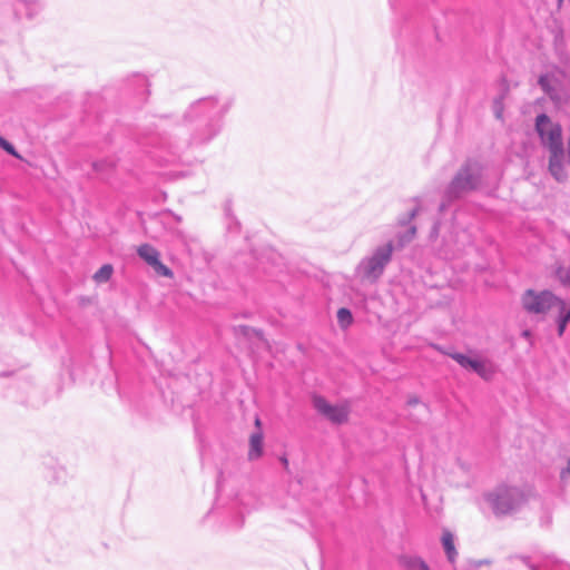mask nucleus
<instances>
[{
    "instance_id": "ddd939ff",
    "label": "nucleus",
    "mask_w": 570,
    "mask_h": 570,
    "mask_svg": "<svg viewBox=\"0 0 570 570\" xmlns=\"http://www.w3.org/2000/svg\"><path fill=\"white\" fill-rule=\"evenodd\" d=\"M556 276L563 286L570 287V263L559 266Z\"/></svg>"
},
{
    "instance_id": "f3484780",
    "label": "nucleus",
    "mask_w": 570,
    "mask_h": 570,
    "mask_svg": "<svg viewBox=\"0 0 570 570\" xmlns=\"http://www.w3.org/2000/svg\"><path fill=\"white\" fill-rule=\"evenodd\" d=\"M568 321L560 315L558 333L561 336L566 330Z\"/></svg>"
},
{
    "instance_id": "0eeeda50",
    "label": "nucleus",
    "mask_w": 570,
    "mask_h": 570,
    "mask_svg": "<svg viewBox=\"0 0 570 570\" xmlns=\"http://www.w3.org/2000/svg\"><path fill=\"white\" fill-rule=\"evenodd\" d=\"M451 357L455 360L462 367L470 368L482 377L487 379L490 375V370L488 368L487 364L479 358H471L461 353L451 354Z\"/></svg>"
},
{
    "instance_id": "4468645a",
    "label": "nucleus",
    "mask_w": 570,
    "mask_h": 570,
    "mask_svg": "<svg viewBox=\"0 0 570 570\" xmlns=\"http://www.w3.org/2000/svg\"><path fill=\"white\" fill-rule=\"evenodd\" d=\"M337 321L341 327L346 328L353 323V316L350 309L342 307L337 311Z\"/></svg>"
},
{
    "instance_id": "6ab92c4d",
    "label": "nucleus",
    "mask_w": 570,
    "mask_h": 570,
    "mask_svg": "<svg viewBox=\"0 0 570 570\" xmlns=\"http://www.w3.org/2000/svg\"><path fill=\"white\" fill-rule=\"evenodd\" d=\"M255 425H256V428H258V430L261 431L262 422H261L259 417H256V419H255Z\"/></svg>"
},
{
    "instance_id": "9d476101",
    "label": "nucleus",
    "mask_w": 570,
    "mask_h": 570,
    "mask_svg": "<svg viewBox=\"0 0 570 570\" xmlns=\"http://www.w3.org/2000/svg\"><path fill=\"white\" fill-rule=\"evenodd\" d=\"M442 543L446 552L448 559L454 562L456 557V550L454 547L453 535L450 532H444L442 535Z\"/></svg>"
},
{
    "instance_id": "423d86ee",
    "label": "nucleus",
    "mask_w": 570,
    "mask_h": 570,
    "mask_svg": "<svg viewBox=\"0 0 570 570\" xmlns=\"http://www.w3.org/2000/svg\"><path fill=\"white\" fill-rule=\"evenodd\" d=\"M137 253L154 271L164 277H173V272L169 267L160 262V253L149 244H141L137 248Z\"/></svg>"
},
{
    "instance_id": "2eb2a0df",
    "label": "nucleus",
    "mask_w": 570,
    "mask_h": 570,
    "mask_svg": "<svg viewBox=\"0 0 570 570\" xmlns=\"http://www.w3.org/2000/svg\"><path fill=\"white\" fill-rule=\"evenodd\" d=\"M0 147L4 149L7 153L12 155L16 158L21 159V155L16 150V148L4 138L0 137Z\"/></svg>"
},
{
    "instance_id": "6e6552de",
    "label": "nucleus",
    "mask_w": 570,
    "mask_h": 570,
    "mask_svg": "<svg viewBox=\"0 0 570 570\" xmlns=\"http://www.w3.org/2000/svg\"><path fill=\"white\" fill-rule=\"evenodd\" d=\"M478 176L470 168L462 169L452 183L455 191L473 189L476 186Z\"/></svg>"
},
{
    "instance_id": "1a4fd4ad",
    "label": "nucleus",
    "mask_w": 570,
    "mask_h": 570,
    "mask_svg": "<svg viewBox=\"0 0 570 570\" xmlns=\"http://www.w3.org/2000/svg\"><path fill=\"white\" fill-rule=\"evenodd\" d=\"M263 454V433L261 431L250 435L249 439V460H256Z\"/></svg>"
},
{
    "instance_id": "7ed1b4c3",
    "label": "nucleus",
    "mask_w": 570,
    "mask_h": 570,
    "mask_svg": "<svg viewBox=\"0 0 570 570\" xmlns=\"http://www.w3.org/2000/svg\"><path fill=\"white\" fill-rule=\"evenodd\" d=\"M487 500L494 513L501 515L511 512L523 500V494L517 488L502 485L489 493Z\"/></svg>"
},
{
    "instance_id": "9b49d317",
    "label": "nucleus",
    "mask_w": 570,
    "mask_h": 570,
    "mask_svg": "<svg viewBox=\"0 0 570 570\" xmlns=\"http://www.w3.org/2000/svg\"><path fill=\"white\" fill-rule=\"evenodd\" d=\"M402 564L406 570H430L429 566L416 557L403 558Z\"/></svg>"
},
{
    "instance_id": "20e7f679",
    "label": "nucleus",
    "mask_w": 570,
    "mask_h": 570,
    "mask_svg": "<svg viewBox=\"0 0 570 570\" xmlns=\"http://www.w3.org/2000/svg\"><path fill=\"white\" fill-rule=\"evenodd\" d=\"M392 252L393 246L389 243L383 247L377 248L371 257L363 261L361 265L363 277L371 281L377 279L382 275L387 263L391 261Z\"/></svg>"
},
{
    "instance_id": "a211bd4d",
    "label": "nucleus",
    "mask_w": 570,
    "mask_h": 570,
    "mask_svg": "<svg viewBox=\"0 0 570 570\" xmlns=\"http://www.w3.org/2000/svg\"><path fill=\"white\" fill-rule=\"evenodd\" d=\"M560 315L569 322L570 321V308L566 313L563 309L562 312H560Z\"/></svg>"
},
{
    "instance_id": "f03ea898",
    "label": "nucleus",
    "mask_w": 570,
    "mask_h": 570,
    "mask_svg": "<svg viewBox=\"0 0 570 570\" xmlns=\"http://www.w3.org/2000/svg\"><path fill=\"white\" fill-rule=\"evenodd\" d=\"M523 308L532 314H544L557 307L559 312L566 308L564 302L550 291L534 292L528 289L521 298Z\"/></svg>"
},
{
    "instance_id": "f8f14e48",
    "label": "nucleus",
    "mask_w": 570,
    "mask_h": 570,
    "mask_svg": "<svg viewBox=\"0 0 570 570\" xmlns=\"http://www.w3.org/2000/svg\"><path fill=\"white\" fill-rule=\"evenodd\" d=\"M114 268L110 264L102 265L95 274L94 281L96 283H105L110 279Z\"/></svg>"
},
{
    "instance_id": "aec40b11",
    "label": "nucleus",
    "mask_w": 570,
    "mask_h": 570,
    "mask_svg": "<svg viewBox=\"0 0 570 570\" xmlns=\"http://www.w3.org/2000/svg\"><path fill=\"white\" fill-rule=\"evenodd\" d=\"M567 473L570 474V460H569V463H568Z\"/></svg>"
},
{
    "instance_id": "dca6fc26",
    "label": "nucleus",
    "mask_w": 570,
    "mask_h": 570,
    "mask_svg": "<svg viewBox=\"0 0 570 570\" xmlns=\"http://www.w3.org/2000/svg\"><path fill=\"white\" fill-rule=\"evenodd\" d=\"M539 83L546 92H550L549 79L547 76H541L539 78Z\"/></svg>"
},
{
    "instance_id": "39448f33",
    "label": "nucleus",
    "mask_w": 570,
    "mask_h": 570,
    "mask_svg": "<svg viewBox=\"0 0 570 570\" xmlns=\"http://www.w3.org/2000/svg\"><path fill=\"white\" fill-rule=\"evenodd\" d=\"M316 411L334 424H343L348 421L350 406L347 403L331 404L322 396L313 397Z\"/></svg>"
},
{
    "instance_id": "f257e3e1",
    "label": "nucleus",
    "mask_w": 570,
    "mask_h": 570,
    "mask_svg": "<svg viewBox=\"0 0 570 570\" xmlns=\"http://www.w3.org/2000/svg\"><path fill=\"white\" fill-rule=\"evenodd\" d=\"M535 131L540 138V142L549 153V171L557 179L562 180L566 177L563 168V138L562 127L559 122H554L546 114H541L535 118Z\"/></svg>"
}]
</instances>
